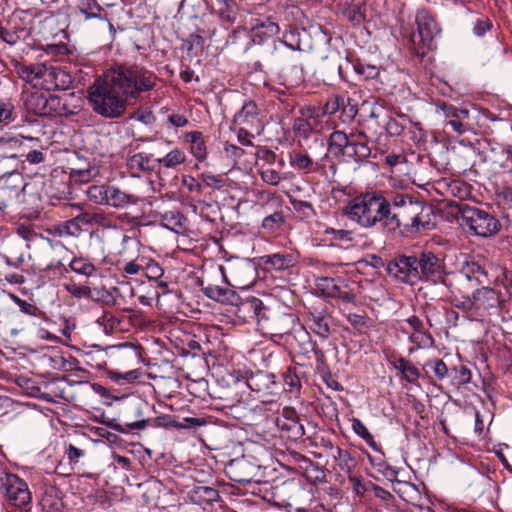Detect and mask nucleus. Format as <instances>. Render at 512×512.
<instances>
[{
    "label": "nucleus",
    "mask_w": 512,
    "mask_h": 512,
    "mask_svg": "<svg viewBox=\"0 0 512 512\" xmlns=\"http://www.w3.org/2000/svg\"><path fill=\"white\" fill-rule=\"evenodd\" d=\"M395 472L390 469L389 467H386V479H389L390 484V490L389 492L394 496L397 495L402 501L410 504H415L416 500L419 499L420 493L418 489L415 487V485L406 482V481H394L390 477H394ZM386 491L388 489L386 488Z\"/></svg>",
    "instance_id": "nucleus-21"
},
{
    "label": "nucleus",
    "mask_w": 512,
    "mask_h": 512,
    "mask_svg": "<svg viewBox=\"0 0 512 512\" xmlns=\"http://www.w3.org/2000/svg\"><path fill=\"white\" fill-rule=\"evenodd\" d=\"M388 361L392 370L395 371L396 376H400L402 380H406L412 384L418 381L420 372L411 362L403 357L389 358Z\"/></svg>",
    "instance_id": "nucleus-31"
},
{
    "label": "nucleus",
    "mask_w": 512,
    "mask_h": 512,
    "mask_svg": "<svg viewBox=\"0 0 512 512\" xmlns=\"http://www.w3.org/2000/svg\"><path fill=\"white\" fill-rule=\"evenodd\" d=\"M264 264L271 266L276 270H285L293 267L297 260L293 254L290 253H275L262 257Z\"/></svg>",
    "instance_id": "nucleus-36"
},
{
    "label": "nucleus",
    "mask_w": 512,
    "mask_h": 512,
    "mask_svg": "<svg viewBox=\"0 0 512 512\" xmlns=\"http://www.w3.org/2000/svg\"><path fill=\"white\" fill-rule=\"evenodd\" d=\"M139 201H141L140 197L134 194L126 193L119 187L110 185V189H108V199L106 206L121 210L127 209L133 205H137Z\"/></svg>",
    "instance_id": "nucleus-28"
},
{
    "label": "nucleus",
    "mask_w": 512,
    "mask_h": 512,
    "mask_svg": "<svg viewBox=\"0 0 512 512\" xmlns=\"http://www.w3.org/2000/svg\"><path fill=\"white\" fill-rule=\"evenodd\" d=\"M275 424L283 436L293 441L301 439L305 434L301 418L293 407H284L276 417Z\"/></svg>",
    "instance_id": "nucleus-15"
},
{
    "label": "nucleus",
    "mask_w": 512,
    "mask_h": 512,
    "mask_svg": "<svg viewBox=\"0 0 512 512\" xmlns=\"http://www.w3.org/2000/svg\"><path fill=\"white\" fill-rule=\"evenodd\" d=\"M194 494L199 500L206 503H213L218 501L219 493L216 489L208 486H199L194 490Z\"/></svg>",
    "instance_id": "nucleus-57"
},
{
    "label": "nucleus",
    "mask_w": 512,
    "mask_h": 512,
    "mask_svg": "<svg viewBox=\"0 0 512 512\" xmlns=\"http://www.w3.org/2000/svg\"><path fill=\"white\" fill-rule=\"evenodd\" d=\"M186 157L180 149L171 150L163 158H156L158 160L157 166L161 165L166 168H174L184 163Z\"/></svg>",
    "instance_id": "nucleus-48"
},
{
    "label": "nucleus",
    "mask_w": 512,
    "mask_h": 512,
    "mask_svg": "<svg viewBox=\"0 0 512 512\" xmlns=\"http://www.w3.org/2000/svg\"><path fill=\"white\" fill-rule=\"evenodd\" d=\"M384 104L381 97H371L362 103V112L368 120L378 123L382 116Z\"/></svg>",
    "instance_id": "nucleus-39"
},
{
    "label": "nucleus",
    "mask_w": 512,
    "mask_h": 512,
    "mask_svg": "<svg viewBox=\"0 0 512 512\" xmlns=\"http://www.w3.org/2000/svg\"><path fill=\"white\" fill-rule=\"evenodd\" d=\"M201 180L206 186L213 189H222L226 186V179L222 175H214L211 173H202Z\"/></svg>",
    "instance_id": "nucleus-60"
},
{
    "label": "nucleus",
    "mask_w": 512,
    "mask_h": 512,
    "mask_svg": "<svg viewBox=\"0 0 512 512\" xmlns=\"http://www.w3.org/2000/svg\"><path fill=\"white\" fill-rule=\"evenodd\" d=\"M65 290L77 299L81 298H92V289L89 286L78 284L74 281H70L64 284Z\"/></svg>",
    "instance_id": "nucleus-53"
},
{
    "label": "nucleus",
    "mask_w": 512,
    "mask_h": 512,
    "mask_svg": "<svg viewBox=\"0 0 512 512\" xmlns=\"http://www.w3.org/2000/svg\"><path fill=\"white\" fill-rule=\"evenodd\" d=\"M230 478L238 483H250L258 475L261 466L246 457L233 459L228 464Z\"/></svg>",
    "instance_id": "nucleus-18"
},
{
    "label": "nucleus",
    "mask_w": 512,
    "mask_h": 512,
    "mask_svg": "<svg viewBox=\"0 0 512 512\" xmlns=\"http://www.w3.org/2000/svg\"><path fill=\"white\" fill-rule=\"evenodd\" d=\"M436 114L444 118V126H449L459 135L466 133L470 127L467 123L469 111L467 109L457 108L454 105L444 101L435 104Z\"/></svg>",
    "instance_id": "nucleus-14"
},
{
    "label": "nucleus",
    "mask_w": 512,
    "mask_h": 512,
    "mask_svg": "<svg viewBox=\"0 0 512 512\" xmlns=\"http://www.w3.org/2000/svg\"><path fill=\"white\" fill-rule=\"evenodd\" d=\"M108 189H110V185H92L88 187L86 194L90 201L96 204L106 205Z\"/></svg>",
    "instance_id": "nucleus-47"
},
{
    "label": "nucleus",
    "mask_w": 512,
    "mask_h": 512,
    "mask_svg": "<svg viewBox=\"0 0 512 512\" xmlns=\"http://www.w3.org/2000/svg\"><path fill=\"white\" fill-rule=\"evenodd\" d=\"M331 317L324 311H314L309 317L310 329L323 339L330 334Z\"/></svg>",
    "instance_id": "nucleus-34"
},
{
    "label": "nucleus",
    "mask_w": 512,
    "mask_h": 512,
    "mask_svg": "<svg viewBox=\"0 0 512 512\" xmlns=\"http://www.w3.org/2000/svg\"><path fill=\"white\" fill-rule=\"evenodd\" d=\"M420 33L413 32L408 33L404 37V44L410 50V52L417 57L423 58L426 53L432 49V45H425L419 38Z\"/></svg>",
    "instance_id": "nucleus-40"
},
{
    "label": "nucleus",
    "mask_w": 512,
    "mask_h": 512,
    "mask_svg": "<svg viewBox=\"0 0 512 512\" xmlns=\"http://www.w3.org/2000/svg\"><path fill=\"white\" fill-rule=\"evenodd\" d=\"M496 280L507 290L512 289V271L506 267H499Z\"/></svg>",
    "instance_id": "nucleus-63"
},
{
    "label": "nucleus",
    "mask_w": 512,
    "mask_h": 512,
    "mask_svg": "<svg viewBox=\"0 0 512 512\" xmlns=\"http://www.w3.org/2000/svg\"><path fill=\"white\" fill-rule=\"evenodd\" d=\"M143 273L145 276L150 280H158L163 275V269L160 267V265L150 260L144 267H143Z\"/></svg>",
    "instance_id": "nucleus-61"
},
{
    "label": "nucleus",
    "mask_w": 512,
    "mask_h": 512,
    "mask_svg": "<svg viewBox=\"0 0 512 512\" xmlns=\"http://www.w3.org/2000/svg\"><path fill=\"white\" fill-rule=\"evenodd\" d=\"M499 305V293L493 288L482 287L473 292L472 299L465 303L463 307L476 311L489 312L491 309H497Z\"/></svg>",
    "instance_id": "nucleus-17"
},
{
    "label": "nucleus",
    "mask_w": 512,
    "mask_h": 512,
    "mask_svg": "<svg viewBox=\"0 0 512 512\" xmlns=\"http://www.w3.org/2000/svg\"><path fill=\"white\" fill-rule=\"evenodd\" d=\"M69 268L71 271L87 278L95 276L98 271L92 262L83 257L73 258L69 264Z\"/></svg>",
    "instance_id": "nucleus-43"
},
{
    "label": "nucleus",
    "mask_w": 512,
    "mask_h": 512,
    "mask_svg": "<svg viewBox=\"0 0 512 512\" xmlns=\"http://www.w3.org/2000/svg\"><path fill=\"white\" fill-rule=\"evenodd\" d=\"M185 140L191 145V152L198 161H203L207 157V149L203 134L199 131L187 132Z\"/></svg>",
    "instance_id": "nucleus-37"
},
{
    "label": "nucleus",
    "mask_w": 512,
    "mask_h": 512,
    "mask_svg": "<svg viewBox=\"0 0 512 512\" xmlns=\"http://www.w3.org/2000/svg\"><path fill=\"white\" fill-rule=\"evenodd\" d=\"M289 163L294 169L304 173L318 172L321 168L318 161H314L308 154L300 151H292L289 154Z\"/></svg>",
    "instance_id": "nucleus-33"
},
{
    "label": "nucleus",
    "mask_w": 512,
    "mask_h": 512,
    "mask_svg": "<svg viewBox=\"0 0 512 512\" xmlns=\"http://www.w3.org/2000/svg\"><path fill=\"white\" fill-rule=\"evenodd\" d=\"M280 32L279 25L272 21L271 18H256L252 22L251 39L249 45L245 48L248 51L251 45L263 46L268 43V47L262 49L260 52L265 59V54L272 50V41L276 40L274 37Z\"/></svg>",
    "instance_id": "nucleus-11"
},
{
    "label": "nucleus",
    "mask_w": 512,
    "mask_h": 512,
    "mask_svg": "<svg viewBox=\"0 0 512 512\" xmlns=\"http://www.w3.org/2000/svg\"><path fill=\"white\" fill-rule=\"evenodd\" d=\"M460 273L467 281L474 282L477 285L489 283L488 272L477 257L466 259L462 264Z\"/></svg>",
    "instance_id": "nucleus-24"
},
{
    "label": "nucleus",
    "mask_w": 512,
    "mask_h": 512,
    "mask_svg": "<svg viewBox=\"0 0 512 512\" xmlns=\"http://www.w3.org/2000/svg\"><path fill=\"white\" fill-rule=\"evenodd\" d=\"M386 273L396 281L414 284L420 279L416 257L400 256L386 266Z\"/></svg>",
    "instance_id": "nucleus-12"
},
{
    "label": "nucleus",
    "mask_w": 512,
    "mask_h": 512,
    "mask_svg": "<svg viewBox=\"0 0 512 512\" xmlns=\"http://www.w3.org/2000/svg\"><path fill=\"white\" fill-rule=\"evenodd\" d=\"M471 378V370L465 365L461 364L450 368V385L457 390L470 383Z\"/></svg>",
    "instance_id": "nucleus-38"
},
{
    "label": "nucleus",
    "mask_w": 512,
    "mask_h": 512,
    "mask_svg": "<svg viewBox=\"0 0 512 512\" xmlns=\"http://www.w3.org/2000/svg\"><path fill=\"white\" fill-rule=\"evenodd\" d=\"M324 234L334 244L337 243H349L353 240V232L345 229L326 228Z\"/></svg>",
    "instance_id": "nucleus-52"
},
{
    "label": "nucleus",
    "mask_w": 512,
    "mask_h": 512,
    "mask_svg": "<svg viewBox=\"0 0 512 512\" xmlns=\"http://www.w3.org/2000/svg\"><path fill=\"white\" fill-rule=\"evenodd\" d=\"M289 49L291 51L302 50L300 32L296 27H289L283 34L282 39L272 41V50L265 54V60L272 63H279L285 61V52Z\"/></svg>",
    "instance_id": "nucleus-13"
},
{
    "label": "nucleus",
    "mask_w": 512,
    "mask_h": 512,
    "mask_svg": "<svg viewBox=\"0 0 512 512\" xmlns=\"http://www.w3.org/2000/svg\"><path fill=\"white\" fill-rule=\"evenodd\" d=\"M243 386H247L257 394L258 398L267 403L276 401L282 393L281 385L275 380L274 374L257 370L256 372H251L244 382H235L225 392V396H220L219 398L226 400V405L233 406L240 402L242 395L239 394V390Z\"/></svg>",
    "instance_id": "nucleus-4"
},
{
    "label": "nucleus",
    "mask_w": 512,
    "mask_h": 512,
    "mask_svg": "<svg viewBox=\"0 0 512 512\" xmlns=\"http://www.w3.org/2000/svg\"><path fill=\"white\" fill-rule=\"evenodd\" d=\"M208 8L206 0H182L179 5V13L191 18H196Z\"/></svg>",
    "instance_id": "nucleus-41"
},
{
    "label": "nucleus",
    "mask_w": 512,
    "mask_h": 512,
    "mask_svg": "<svg viewBox=\"0 0 512 512\" xmlns=\"http://www.w3.org/2000/svg\"><path fill=\"white\" fill-rule=\"evenodd\" d=\"M328 152L336 158H342L348 162L354 160L360 162L365 158L377 159L378 150L375 153L367 146L366 143L360 141L355 135H347L345 132L335 130L329 136Z\"/></svg>",
    "instance_id": "nucleus-6"
},
{
    "label": "nucleus",
    "mask_w": 512,
    "mask_h": 512,
    "mask_svg": "<svg viewBox=\"0 0 512 512\" xmlns=\"http://www.w3.org/2000/svg\"><path fill=\"white\" fill-rule=\"evenodd\" d=\"M24 188L23 177L17 171L16 165L0 176V195L3 197L2 200L8 202L14 198H19Z\"/></svg>",
    "instance_id": "nucleus-19"
},
{
    "label": "nucleus",
    "mask_w": 512,
    "mask_h": 512,
    "mask_svg": "<svg viewBox=\"0 0 512 512\" xmlns=\"http://www.w3.org/2000/svg\"><path fill=\"white\" fill-rule=\"evenodd\" d=\"M67 205L78 211V214H76L74 218L82 229L84 226H103L106 222V216L103 213L85 210L79 203H68Z\"/></svg>",
    "instance_id": "nucleus-30"
},
{
    "label": "nucleus",
    "mask_w": 512,
    "mask_h": 512,
    "mask_svg": "<svg viewBox=\"0 0 512 512\" xmlns=\"http://www.w3.org/2000/svg\"><path fill=\"white\" fill-rule=\"evenodd\" d=\"M229 26L225 25L219 19L209 13L198 26V32L204 34L206 38L215 44H220L225 40V35L229 30Z\"/></svg>",
    "instance_id": "nucleus-23"
},
{
    "label": "nucleus",
    "mask_w": 512,
    "mask_h": 512,
    "mask_svg": "<svg viewBox=\"0 0 512 512\" xmlns=\"http://www.w3.org/2000/svg\"><path fill=\"white\" fill-rule=\"evenodd\" d=\"M357 101L347 93L331 95L322 107L323 115L338 114L339 120L344 124L351 123L358 113Z\"/></svg>",
    "instance_id": "nucleus-10"
},
{
    "label": "nucleus",
    "mask_w": 512,
    "mask_h": 512,
    "mask_svg": "<svg viewBox=\"0 0 512 512\" xmlns=\"http://www.w3.org/2000/svg\"><path fill=\"white\" fill-rule=\"evenodd\" d=\"M107 71L120 94L128 101L137 100L143 93L153 90L158 80L154 72L138 64H122Z\"/></svg>",
    "instance_id": "nucleus-2"
},
{
    "label": "nucleus",
    "mask_w": 512,
    "mask_h": 512,
    "mask_svg": "<svg viewBox=\"0 0 512 512\" xmlns=\"http://www.w3.org/2000/svg\"><path fill=\"white\" fill-rule=\"evenodd\" d=\"M241 306V309L244 312L251 313V318L256 319L257 321L265 318V314L263 312L264 305L260 299L255 297L248 298L242 303Z\"/></svg>",
    "instance_id": "nucleus-45"
},
{
    "label": "nucleus",
    "mask_w": 512,
    "mask_h": 512,
    "mask_svg": "<svg viewBox=\"0 0 512 512\" xmlns=\"http://www.w3.org/2000/svg\"><path fill=\"white\" fill-rule=\"evenodd\" d=\"M82 231L83 229L79 227L74 217L58 225V232L61 235L65 234L72 237H78Z\"/></svg>",
    "instance_id": "nucleus-58"
},
{
    "label": "nucleus",
    "mask_w": 512,
    "mask_h": 512,
    "mask_svg": "<svg viewBox=\"0 0 512 512\" xmlns=\"http://www.w3.org/2000/svg\"><path fill=\"white\" fill-rule=\"evenodd\" d=\"M416 24L422 43L432 45L433 38L441 31L433 15L428 10H419L416 14Z\"/></svg>",
    "instance_id": "nucleus-22"
},
{
    "label": "nucleus",
    "mask_w": 512,
    "mask_h": 512,
    "mask_svg": "<svg viewBox=\"0 0 512 512\" xmlns=\"http://www.w3.org/2000/svg\"><path fill=\"white\" fill-rule=\"evenodd\" d=\"M306 466L304 467V473L308 480L313 482H323L325 480V472L318 465L314 464L312 461L307 459L304 456H301Z\"/></svg>",
    "instance_id": "nucleus-49"
},
{
    "label": "nucleus",
    "mask_w": 512,
    "mask_h": 512,
    "mask_svg": "<svg viewBox=\"0 0 512 512\" xmlns=\"http://www.w3.org/2000/svg\"><path fill=\"white\" fill-rule=\"evenodd\" d=\"M157 163L158 160H156L152 154L145 152L134 153L126 160L127 169L133 176L154 171L157 167Z\"/></svg>",
    "instance_id": "nucleus-25"
},
{
    "label": "nucleus",
    "mask_w": 512,
    "mask_h": 512,
    "mask_svg": "<svg viewBox=\"0 0 512 512\" xmlns=\"http://www.w3.org/2000/svg\"><path fill=\"white\" fill-rule=\"evenodd\" d=\"M424 207L403 194L392 195L386 199V229L402 236H409L431 229V223L421 217Z\"/></svg>",
    "instance_id": "nucleus-1"
},
{
    "label": "nucleus",
    "mask_w": 512,
    "mask_h": 512,
    "mask_svg": "<svg viewBox=\"0 0 512 512\" xmlns=\"http://www.w3.org/2000/svg\"><path fill=\"white\" fill-rule=\"evenodd\" d=\"M147 403H140L136 408V415L139 417V420L132 422V423H126L127 429H124L120 424L113 425L112 428L118 432H126L129 430H140L144 429L147 424L148 420L143 418V409L147 408Z\"/></svg>",
    "instance_id": "nucleus-46"
},
{
    "label": "nucleus",
    "mask_w": 512,
    "mask_h": 512,
    "mask_svg": "<svg viewBox=\"0 0 512 512\" xmlns=\"http://www.w3.org/2000/svg\"><path fill=\"white\" fill-rule=\"evenodd\" d=\"M53 90H66L72 84L71 75L59 66L52 65Z\"/></svg>",
    "instance_id": "nucleus-44"
},
{
    "label": "nucleus",
    "mask_w": 512,
    "mask_h": 512,
    "mask_svg": "<svg viewBox=\"0 0 512 512\" xmlns=\"http://www.w3.org/2000/svg\"><path fill=\"white\" fill-rule=\"evenodd\" d=\"M200 286L203 294L214 301L234 305L239 299L238 294L230 288L211 283L205 284L204 281L200 282Z\"/></svg>",
    "instance_id": "nucleus-26"
},
{
    "label": "nucleus",
    "mask_w": 512,
    "mask_h": 512,
    "mask_svg": "<svg viewBox=\"0 0 512 512\" xmlns=\"http://www.w3.org/2000/svg\"><path fill=\"white\" fill-rule=\"evenodd\" d=\"M108 71L88 88V100L93 111L105 118H118L126 110L128 100L120 94Z\"/></svg>",
    "instance_id": "nucleus-3"
},
{
    "label": "nucleus",
    "mask_w": 512,
    "mask_h": 512,
    "mask_svg": "<svg viewBox=\"0 0 512 512\" xmlns=\"http://www.w3.org/2000/svg\"><path fill=\"white\" fill-rule=\"evenodd\" d=\"M462 221L470 232L481 237H490L501 229L500 221L491 213L468 204L459 207Z\"/></svg>",
    "instance_id": "nucleus-7"
},
{
    "label": "nucleus",
    "mask_w": 512,
    "mask_h": 512,
    "mask_svg": "<svg viewBox=\"0 0 512 512\" xmlns=\"http://www.w3.org/2000/svg\"><path fill=\"white\" fill-rule=\"evenodd\" d=\"M47 94L48 92L43 91H34L28 94L24 100L27 111L38 116H46Z\"/></svg>",
    "instance_id": "nucleus-35"
},
{
    "label": "nucleus",
    "mask_w": 512,
    "mask_h": 512,
    "mask_svg": "<svg viewBox=\"0 0 512 512\" xmlns=\"http://www.w3.org/2000/svg\"><path fill=\"white\" fill-rule=\"evenodd\" d=\"M426 367H430L435 377L438 380H444L445 378H449L450 369L441 359H436L433 361H429L425 365Z\"/></svg>",
    "instance_id": "nucleus-59"
},
{
    "label": "nucleus",
    "mask_w": 512,
    "mask_h": 512,
    "mask_svg": "<svg viewBox=\"0 0 512 512\" xmlns=\"http://www.w3.org/2000/svg\"><path fill=\"white\" fill-rule=\"evenodd\" d=\"M210 14L231 27L238 15V5L235 0H216V6L211 8Z\"/></svg>",
    "instance_id": "nucleus-27"
},
{
    "label": "nucleus",
    "mask_w": 512,
    "mask_h": 512,
    "mask_svg": "<svg viewBox=\"0 0 512 512\" xmlns=\"http://www.w3.org/2000/svg\"><path fill=\"white\" fill-rule=\"evenodd\" d=\"M345 211L361 226L371 227L384 218V197L377 192H366L355 197Z\"/></svg>",
    "instance_id": "nucleus-5"
},
{
    "label": "nucleus",
    "mask_w": 512,
    "mask_h": 512,
    "mask_svg": "<svg viewBox=\"0 0 512 512\" xmlns=\"http://www.w3.org/2000/svg\"><path fill=\"white\" fill-rule=\"evenodd\" d=\"M233 122L246 128H257L260 120L256 103L251 100L246 101L235 114Z\"/></svg>",
    "instance_id": "nucleus-29"
},
{
    "label": "nucleus",
    "mask_w": 512,
    "mask_h": 512,
    "mask_svg": "<svg viewBox=\"0 0 512 512\" xmlns=\"http://www.w3.org/2000/svg\"><path fill=\"white\" fill-rule=\"evenodd\" d=\"M85 455V450L78 448L73 444H68L65 448V456L68 460L70 470L75 471L80 464V460L84 458Z\"/></svg>",
    "instance_id": "nucleus-50"
},
{
    "label": "nucleus",
    "mask_w": 512,
    "mask_h": 512,
    "mask_svg": "<svg viewBox=\"0 0 512 512\" xmlns=\"http://www.w3.org/2000/svg\"><path fill=\"white\" fill-rule=\"evenodd\" d=\"M0 495L9 506L22 509L32 501L28 484L17 474L0 470Z\"/></svg>",
    "instance_id": "nucleus-8"
},
{
    "label": "nucleus",
    "mask_w": 512,
    "mask_h": 512,
    "mask_svg": "<svg viewBox=\"0 0 512 512\" xmlns=\"http://www.w3.org/2000/svg\"><path fill=\"white\" fill-rule=\"evenodd\" d=\"M144 491L142 497L144 498L147 504L153 503L156 499L159 498V493L161 491V483L152 480L144 483L142 485Z\"/></svg>",
    "instance_id": "nucleus-55"
},
{
    "label": "nucleus",
    "mask_w": 512,
    "mask_h": 512,
    "mask_svg": "<svg viewBox=\"0 0 512 512\" xmlns=\"http://www.w3.org/2000/svg\"><path fill=\"white\" fill-rule=\"evenodd\" d=\"M10 302L17 304L22 313L30 316H35L39 311L35 305L27 302L26 300H23L12 293L3 292V294L0 296V304L7 306L10 304Z\"/></svg>",
    "instance_id": "nucleus-42"
},
{
    "label": "nucleus",
    "mask_w": 512,
    "mask_h": 512,
    "mask_svg": "<svg viewBox=\"0 0 512 512\" xmlns=\"http://www.w3.org/2000/svg\"><path fill=\"white\" fill-rule=\"evenodd\" d=\"M282 392L298 398L301 393L302 383L297 366H289L282 372Z\"/></svg>",
    "instance_id": "nucleus-32"
},
{
    "label": "nucleus",
    "mask_w": 512,
    "mask_h": 512,
    "mask_svg": "<svg viewBox=\"0 0 512 512\" xmlns=\"http://www.w3.org/2000/svg\"><path fill=\"white\" fill-rule=\"evenodd\" d=\"M417 266L424 278L437 282L443 278L444 275V263L434 253L430 251H424L421 253L419 259H417Z\"/></svg>",
    "instance_id": "nucleus-20"
},
{
    "label": "nucleus",
    "mask_w": 512,
    "mask_h": 512,
    "mask_svg": "<svg viewBox=\"0 0 512 512\" xmlns=\"http://www.w3.org/2000/svg\"><path fill=\"white\" fill-rule=\"evenodd\" d=\"M258 199L263 201L262 208L267 209L268 206L275 208V211L267 215L262 221V228L273 232L278 230L285 221L281 211L282 203L279 197H276L271 192H258Z\"/></svg>",
    "instance_id": "nucleus-16"
},
{
    "label": "nucleus",
    "mask_w": 512,
    "mask_h": 512,
    "mask_svg": "<svg viewBox=\"0 0 512 512\" xmlns=\"http://www.w3.org/2000/svg\"><path fill=\"white\" fill-rule=\"evenodd\" d=\"M14 70L19 78L33 87L46 90L47 92L53 90L52 64L36 63L26 65L16 62Z\"/></svg>",
    "instance_id": "nucleus-9"
},
{
    "label": "nucleus",
    "mask_w": 512,
    "mask_h": 512,
    "mask_svg": "<svg viewBox=\"0 0 512 512\" xmlns=\"http://www.w3.org/2000/svg\"><path fill=\"white\" fill-rule=\"evenodd\" d=\"M355 70L365 76L367 80H374L380 75V69L373 65L358 64Z\"/></svg>",
    "instance_id": "nucleus-64"
},
{
    "label": "nucleus",
    "mask_w": 512,
    "mask_h": 512,
    "mask_svg": "<svg viewBox=\"0 0 512 512\" xmlns=\"http://www.w3.org/2000/svg\"><path fill=\"white\" fill-rule=\"evenodd\" d=\"M291 205L293 206V209L297 213H300V214L304 215L305 217H310L311 215H313L315 213L312 204L309 202L297 200V199H291Z\"/></svg>",
    "instance_id": "nucleus-62"
},
{
    "label": "nucleus",
    "mask_w": 512,
    "mask_h": 512,
    "mask_svg": "<svg viewBox=\"0 0 512 512\" xmlns=\"http://www.w3.org/2000/svg\"><path fill=\"white\" fill-rule=\"evenodd\" d=\"M80 12L85 15L86 19L99 18L102 8L95 0H81L79 5Z\"/></svg>",
    "instance_id": "nucleus-56"
},
{
    "label": "nucleus",
    "mask_w": 512,
    "mask_h": 512,
    "mask_svg": "<svg viewBox=\"0 0 512 512\" xmlns=\"http://www.w3.org/2000/svg\"><path fill=\"white\" fill-rule=\"evenodd\" d=\"M16 118L15 106L9 99H0V124L8 125Z\"/></svg>",
    "instance_id": "nucleus-54"
},
{
    "label": "nucleus",
    "mask_w": 512,
    "mask_h": 512,
    "mask_svg": "<svg viewBox=\"0 0 512 512\" xmlns=\"http://www.w3.org/2000/svg\"><path fill=\"white\" fill-rule=\"evenodd\" d=\"M47 112L46 116L64 115L67 112V106L59 96L47 94Z\"/></svg>",
    "instance_id": "nucleus-51"
}]
</instances>
